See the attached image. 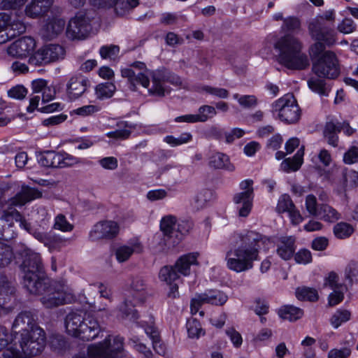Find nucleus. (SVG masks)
Returning a JSON list of instances; mask_svg holds the SVG:
<instances>
[{
	"label": "nucleus",
	"mask_w": 358,
	"mask_h": 358,
	"mask_svg": "<svg viewBox=\"0 0 358 358\" xmlns=\"http://www.w3.org/2000/svg\"><path fill=\"white\" fill-rule=\"evenodd\" d=\"M116 90L115 85L110 82L102 83L95 87V94L99 99H109Z\"/></svg>",
	"instance_id": "58836bf2"
},
{
	"label": "nucleus",
	"mask_w": 358,
	"mask_h": 358,
	"mask_svg": "<svg viewBox=\"0 0 358 358\" xmlns=\"http://www.w3.org/2000/svg\"><path fill=\"white\" fill-rule=\"evenodd\" d=\"M253 180L247 179L239 184L241 192L236 193L233 197V201L240 217H245L250 214L252 208L254 199Z\"/></svg>",
	"instance_id": "ddd939ff"
},
{
	"label": "nucleus",
	"mask_w": 358,
	"mask_h": 358,
	"mask_svg": "<svg viewBox=\"0 0 358 358\" xmlns=\"http://www.w3.org/2000/svg\"><path fill=\"white\" fill-rule=\"evenodd\" d=\"M294 255V259L296 263L307 264L312 262V255L308 249H301Z\"/></svg>",
	"instance_id": "bf43d9fd"
},
{
	"label": "nucleus",
	"mask_w": 358,
	"mask_h": 358,
	"mask_svg": "<svg viewBox=\"0 0 358 358\" xmlns=\"http://www.w3.org/2000/svg\"><path fill=\"white\" fill-rule=\"evenodd\" d=\"M213 199V192L210 189H203L194 197L192 205L196 210L206 207Z\"/></svg>",
	"instance_id": "f704fd0d"
},
{
	"label": "nucleus",
	"mask_w": 358,
	"mask_h": 358,
	"mask_svg": "<svg viewBox=\"0 0 358 358\" xmlns=\"http://www.w3.org/2000/svg\"><path fill=\"white\" fill-rule=\"evenodd\" d=\"M92 30L91 17L88 14L80 12L69 20L66 35L71 39L85 38Z\"/></svg>",
	"instance_id": "4468645a"
},
{
	"label": "nucleus",
	"mask_w": 358,
	"mask_h": 358,
	"mask_svg": "<svg viewBox=\"0 0 358 358\" xmlns=\"http://www.w3.org/2000/svg\"><path fill=\"white\" fill-rule=\"evenodd\" d=\"M295 238L292 236L282 237L279 240L277 254L284 260L290 259L296 250Z\"/></svg>",
	"instance_id": "393cba45"
},
{
	"label": "nucleus",
	"mask_w": 358,
	"mask_h": 358,
	"mask_svg": "<svg viewBox=\"0 0 358 358\" xmlns=\"http://www.w3.org/2000/svg\"><path fill=\"white\" fill-rule=\"evenodd\" d=\"M120 52V48L118 45H103L100 48L99 53L102 58H114Z\"/></svg>",
	"instance_id": "6e6d98bb"
},
{
	"label": "nucleus",
	"mask_w": 358,
	"mask_h": 358,
	"mask_svg": "<svg viewBox=\"0 0 358 358\" xmlns=\"http://www.w3.org/2000/svg\"><path fill=\"white\" fill-rule=\"evenodd\" d=\"M54 228L62 231H71L73 226L67 221L63 214H59L55 219Z\"/></svg>",
	"instance_id": "864d4df0"
},
{
	"label": "nucleus",
	"mask_w": 358,
	"mask_h": 358,
	"mask_svg": "<svg viewBox=\"0 0 358 358\" xmlns=\"http://www.w3.org/2000/svg\"><path fill=\"white\" fill-rule=\"evenodd\" d=\"M65 48L57 43H50L42 46L29 58L28 62L33 66H43L64 59Z\"/></svg>",
	"instance_id": "9d476101"
},
{
	"label": "nucleus",
	"mask_w": 358,
	"mask_h": 358,
	"mask_svg": "<svg viewBox=\"0 0 358 358\" xmlns=\"http://www.w3.org/2000/svg\"><path fill=\"white\" fill-rule=\"evenodd\" d=\"M338 29L343 34H350L356 29V24L350 18H345L338 26Z\"/></svg>",
	"instance_id": "338daca9"
},
{
	"label": "nucleus",
	"mask_w": 358,
	"mask_h": 358,
	"mask_svg": "<svg viewBox=\"0 0 358 358\" xmlns=\"http://www.w3.org/2000/svg\"><path fill=\"white\" fill-rule=\"evenodd\" d=\"M322 78L318 76L311 77L308 80V85L314 92L317 93L320 96H327L331 89Z\"/></svg>",
	"instance_id": "c9c22d12"
},
{
	"label": "nucleus",
	"mask_w": 358,
	"mask_h": 358,
	"mask_svg": "<svg viewBox=\"0 0 358 358\" xmlns=\"http://www.w3.org/2000/svg\"><path fill=\"white\" fill-rule=\"evenodd\" d=\"M41 196L42 193L37 189L22 185L21 190L10 199V204L15 206H22Z\"/></svg>",
	"instance_id": "4be33fe9"
},
{
	"label": "nucleus",
	"mask_w": 358,
	"mask_h": 358,
	"mask_svg": "<svg viewBox=\"0 0 358 358\" xmlns=\"http://www.w3.org/2000/svg\"><path fill=\"white\" fill-rule=\"evenodd\" d=\"M227 295L220 290H206L204 293L196 295V296L191 300V312L192 314H196L199 311L201 306L203 303L222 306L227 302Z\"/></svg>",
	"instance_id": "2eb2a0df"
},
{
	"label": "nucleus",
	"mask_w": 358,
	"mask_h": 358,
	"mask_svg": "<svg viewBox=\"0 0 358 358\" xmlns=\"http://www.w3.org/2000/svg\"><path fill=\"white\" fill-rule=\"evenodd\" d=\"M293 207L294 204L290 196L285 194L279 198L275 210L278 213H288Z\"/></svg>",
	"instance_id": "09e8293b"
},
{
	"label": "nucleus",
	"mask_w": 358,
	"mask_h": 358,
	"mask_svg": "<svg viewBox=\"0 0 358 358\" xmlns=\"http://www.w3.org/2000/svg\"><path fill=\"white\" fill-rule=\"evenodd\" d=\"M270 242V238L256 231L245 230L234 233L229 240V250L226 252L227 268L236 273L245 272L259 260L262 245Z\"/></svg>",
	"instance_id": "f257e3e1"
},
{
	"label": "nucleus",
	"mask_w": 358,
	"mask_h": 358,
	"mask_svg": "<svg viewBox=\"0 0 358 358\" xmlns=\"http://www.w3.org/2000/svg\"><path fill=\"white\" fill-rule=\"evenodd\" d=\"M121 75L123 78L127 79L129 88L131 91H136L137 84H140L145 88H148L150 85L149 78L145 73H138L136 74L131 69L125 68L121 70Z\"/></svg>",
	"instance_id": "b1692460"
},
{
	"label": "nucleus",
	"mask_w": 358,
	"mask_h": 358,
	"mask_svg": "<svg viewBox=\"0 0 358 358\" xmlns=\"http://www.w3.org/2000/svg\"><path fill=\"white\" fill-rule=\"evenodd\" d=\"M316 217L327 222H335L340 219L341 215L336 209L329 205L320 204Z\"/></svg>",
	"instance_id": "2f4dec72"
},
{
	"label": "nucleus",
	"mask_w": 358,
	"mask_h": 358,
	"mask_svg": "<svg viewBox=\"0 0 358 358\" xmlns=\"http://www.w3.org/2000/svg\"><path fill=\"white\" fill-rule=\"evenodd\" d=\"M208 165L215 169H225L228 171L235 170V166L229 162L228 156L221 152L212 155L209 158Z\"/></svg>",
	"instance_id": "bb28decb"
},
{
	"label": "nucleus",
	"mask_w": 358,
	"mask_h": 358,
	"mask_svg": "<svg viewBox=\"0 0 358 358\" xmlns=\"http://www.w3.org/2000/svg\"><path fill=\"white\" fill-rule=\"evenodd\" d=\"M343 161L345 164H352L358 162V148L352 146L344 154Z\"/></svg>",
	"instance_id": "774afa93"
},
{
	"label": "nucleus",
	"mask_w": 358,
	"mask_h": 358,
	"mask_svg": "<svg viewBox=\"0 0 358 358\" xmlns=\"http://www.w3.org/2000/svg\"><path fill=\"white\" fill-rule=\"evenodd\" d=\"M60 168L71 166L79 162V159L65 152H59Z\"/></svg>",
	"instance_id": "0e129e2a"
},
{
	"label": "nucleus",
	"mask_w": 358,
	"mask_h": 358,
	"mask_svg": "<svg viewBox=\"0 0 358 358\" xmlns=\"http://www.w3.org/2000/svg\"><path fill=\"white\" fill-rule=\"evenodd\" d=\"M36 292L28 290L30 294L41 296L40 301L46 308H54L70 303L72 294L68 291L67 286L61 282H52L48 278L38 282Z\"/></svg>",
	"instance_id": "39448f33"
},
{
	"label": "nucleus",
	"mask_w": 358,
	"mask_h": 358,
	"mask_svg": "<svg viewBox=\"0 0 358 358\" xmlns=\"http://www.w3.org/2000/svg\"><path fill=\"white\" fill-rule=\"evenodd\" d=\"M346 289V287L343 289H333L334 292L329 294L328 298L329 305L334 306L341 303L344 299V291Z\"/></svg>",
	"instance_id": "052dcab7"
},
{
	"label": "nucleus",
	"mask_w": 358,
	"mask_h": 358,
	"mask_svg": "<svg viewBox=\"0 0 358 358\" xmlns=\"http://www.w3.org/2000/svg\"><path fill=\"white\" fill-rule=\"evenodd\" d=\"M26 31L25 24L20 20H13L10 22V24L6 32V39L14 38L20 34H23Z\"/></svg>",
	"instance_id": "c03bdc74"
},
{
	"label": "nucleus",
	"mask_w": 358,
	"mask_h": 358,
	"mask_svg": "<svg viewBox=\"0 0 358 358\" xmlns=\"http://www.w3.org/2000/svg\"><path fill=\"white\" fill-rule=\"evenodd\" d=\"M274 48L279 52V62L289 69L303 70L310 64L308 56L301 51V42L293 36L287 34L280 38Z\"/></svg>",
	"instance_id": "7ed1b4c3"
},
{
	"label": "nucleus",
	"mask_w": 358,
	"mask_h": 358,
	"mask_svg": "<svg viewBox=\"0 0 358 358\" xmlns=\"http://www.w3.org/2000/svg\"><path fill=\"white\" fill-rule=\"evenodd\" d=\"M319 206L316 197L313 194H309L306 196V208L310 215L316 217L319 211Z\"/></svg>",
	"instance_id": "4d7b16f0"
},
{
	"label": "nucleus",
	"mask_w": 358,
	"mask_h": 358,
	"mask_svg": "<svg viewBox=\"0 0 358 358\" xmlns=\"http://www.w3.org/2000/svg\"><path fill=\"white\" fill-rule=\"evenodd\" d=\"M129 293V297L133 299L135 303H143L145 302L148 296V285L142 276L131 277Z\"/></svg>",
	"instance_id": "6ab92c4d"
},
{
	"label": "nucleus",
	"mask_w": 358,
	"mask_h": 358,
	"mask_svg": "<svg viewBox=\"0 0 358 358\" xmlns=\"http://www.w3.org/2000/svg\"><path fill=\"white\" fill-rule=\"evenodd\" d=\"M350 312L347 310H338L331 317L330 322L331 325L337 329L342 323L350 319Z\"/></svg>",
	"instance_id": "a18cd8bd"
},
{
	"label": "nucleus",
	"mask_w": 358,
	"mask_h": 358,
	"mask_svg": "<svg viewBox=\"0 0 358 358\" xmlns=\"http://www.w3.org/2000/svg\"><path fill=\"white\" fill-rule=\"evenodd\" d=\"M300 28L299 20L294 17H289L284 19L282 26V30L285 31H295Z\"/></svg>",
	"instance_id": "e2e57ef3"
},
{
	"label": "nucleus",
	"mask_w": 358,
	"mask_h": 358,
	"mask_svg": "<svg viewBox=\"0 0 358 358\" xmlns=\"http://www.w3.org/2000/svg\"><path fill=\"white\" fill-rule=\"evenodd\" d=\"M137 304L133 299L128 296L120 308L122 317L136 322L138 319V314L134 306Z\"/></svg>",
	"instance_id": "473e14b6"
},
{
	"label": "nucleus",
	"mask_w": 358,
	"mask_h": 358,
	"mask_svg": "<svg viewBox=\"0 0 358 358\" xmlns=\"http://www.w3.org/2000/svg\"><path fill=\"white\" fill-rule=\"evenodd\" d=\"M22 262L20 268L23 273V285L28 290L36 292V284L48 278L41 255L30 249H24L22 253Z\"/></svg>",
	"instance_id": "423d86ee"
},
{
	"label": "nucleus",
	"mask_w": 358,
	"mask_h": 358,
	"mask_svg": "<svg viewBox=\"0 0 358 358\" xmlns=\"http://www.w3.org/2000/svg\"><path fill=\"white\" fill-rule=\"evenodd\" d=\"M157 73L163 82L169 83L175 86H180L182 85L180 78L173 73L167 71H157Z\"/></svg>",
	"instance_id": "5fc2aeb1"
},
{
	"label": "nucleus",
	"mask_w": 358,
	"mask_h": 358,
	"mask_svg": "<svg viewBox=\"0 0 358 358\" xmlns=\"http://www.w3.org/2000/svg\"><path fill=\"white\" fill-rule=\"evenodd\" d=\"M59 152L46 150L37 155L38 163L45 167L60 168Z\"/></svg>",
	"instance_id": "cd10ccee"
},
{
	"label": "nucleus",
	"mask_w": 358,
	"mask_h": 358,
	"mask_svg": "<svg viewBox=\"0 0 358 358\" xmlns=\"http://www.w3.org/2000/svg\"><path fill=\"white\" fill-rule=\"evenodd\" d=\"M338 275L334 271L329 273L328 276L324 279V285L330 287L332 289L345 288V285L338 283Z\"/></svg>",
	"instance_id": "13d9d810"
},
{
	"label": "nucleus",
	"mask_w": 358,
	"mask_h": 358,
	"mask_svg": "<svg viewBox=\"0 0 358 358\" xmlns=\"http://www.w3.org/2000/svg\"><path fill=\"white\" fill-rule=\"evenodd\" d=\"M198 92H205L220 99H226L229 96V91L224 88L214 87L209 85H203Z\"/></svg>",
	"instance_id": "603ef678"
},
{
	"label": "nucleus",
	"mask_w": 358,
	"mask_h": 358,
	"mask_svg": "<svg viewBox=\"0 0 358 358\" xmlns=\"http://www.w3.org/2000/svg\"><path fill=\"white\" fill-rule=\"evenodd\" d=\"M296 296L299 300L312 302L317 301L319 298L317 291L308 287H298L296 289Z\"/></svg>",
	"instance_id": "ea45409f"
},
{
	"label": "nucleus",
	"mask_w": 358,
	"mask_h": 358,
	"mask_svg": "<svg viewBox=\"0 0 358 358\" xmlns=\"http://www.w3.org/2000/svg\"><path fill=\"white\" fill-rule=\"evenodd\" d=\"M339 129L337 121H329L325 124L323 131L324 137L327 139L328 144L333 147H337L338 143V133Z\"/></svg>",
	"instance_id": "7c9ffc66"
},
{
	"label": "nucleus",
	"mask_w": 358,
	"mask_h": 358,
	"mask_svg": "<svg viewBox=\"0 0 358 358\" xmlns=\"http://www.w3.org/2000/svg\"><path fill=\"white\" fill-rule=\"evenodd\" d=\"M352 232V227L345 222H339L334 227V233L335 236L341 239L348 238Z\"/></svg>",
	"instance_id": "49530a36"
},
{
	"label": "nucleus",
	"mask_w": 358,
	"mask_h": 358,
	"mask_svg": "<svg viewBox=\"0 0 358 358\" xmlns=\"http://www.w3.org/2000/svg\"><path fill=\"white\" fill-rule=\"evenodd\" d=\"M13 327L21 333L19 345L12 344L3 351L4 358H31L41 353L45 345V334L37 325L30 311H23L16 317Z\"/></svg>",
	"instance_id": "f03ea898"
},
{
	"label": "nucleus",
	"mask_w": 358,
	"mask_h": 358,
	"mask_svg": "<svg viewBox=\"0 0 358 358\" xmlns=\"http://www.w3.org/2000/svg\"><path fill=\"white\" fill-rule=\"evenodd\" d=\"M65 327L69 335L84 341L95 339L101 331L98 320L82 311L69 313L65 318Z\"/></svg>",
	"instance_id": "20e7f679"
},
{
	"label": "nucleus",
	"mask_w": 358,
	"mask_h": 358,
	"mask_svg": "<svg viewBox=\"0 0 358 358\" xmlns=\"http://www.w3.org/2000/svg\"><path fill=\"white\" fill-rule=\"evenodd\" d=\"M279 316L283 320L294 322L301 318L303 315V310L292 305H285L278 310Z\"/></svg>",
	"instance_id": "c756f323"
},
{
	"label": "nucleus",
	"mask_w": 358,
	"mask_h": 358,
	"mask_svg": "<svg viewBox=\"0 0 358 358\" xmlns=\"http://www.w3.org/2000/svg\"><path fill=\"white\" fill-rule=\"evenodd\" d=\"M35 41L29 36H24L13 42L7 49L8 54L16 57H25L34 49Z\"/></svg>",
	"instance_id": "a211bd4d"
},
{
	"label": "nucleus",
	"mask_w": 358,
	"mask_h": 358,
	"mask_svg": "<svg viewBox=\"0 0 358 358\" xmlns=\"http://www.w3.org/2000/svg\"><path fill=\"white\" fill-rule=\"evenodd\" d=\"M91 82L81 73L69 78L66 84V94L70 101H76L81 97L90 87Z\"/></svg>",
	"instance_id": "f3484780"
},
{
	"label": "nucleus",
	"mask_w": 358,
	"mask_h": 358,
	"mask_svg": "<svg viewBox=\"0 0 358 358\" xmlns=\"http://www.w3.org/2000/svg\"><path fill=\"white\" fill-rule=\"evenodd\" d=\"M272 113L286 124H295L301 117V109L292 94L288 93L272 103Z\"/></svg>",
	"instance_id": "6e6552de"
},
{
	"label": "nucleus",
	"mask_w": 358,
	"mask_h": 358,
	"mask_svg": "<svg viewBox=\"0 0 358 358\" xmlns=\"http://www.w3.org/2000/svg\"><path fill=\"white\" fill-rule=\"evenodd\" d=\"M187 329L189 337L192 338H198L201 334H204L200 322L196 319L189 320L187 321Z\"/></svg>",
	"instance_id": "8fccbe9b"
},
{
	"label": "nucleus",
	"mask_w": 358,
	"mask_h": 358,
	"mask_svg": "<svg viewBox=\"0 0 358 358\" xmlns=\"http://www.w3.org/2000/svg\"><path fill=\"white\" fill-rule=\"evenodd\" d=\"M15 292L14 282L3 274L0 275V308L9 313L13 310L10 306H6Z\"/></svg>",
	"instance_id": "aec40b11"
},
{
	"label": "nucleus",
	"mask_w": 358,
	"mask_h": 358,
	"mask_svg": "<svg viewBox=\"0 0 358 358\" xmlns=\"http://www.w3.org/2000/svg\"><path fill=\"white\" fill-rule=\"evenodd\" d=\"M117 127L118 129L115 131L107 133L106 136L108 138L117 140H125L130 136L133 127L129 125L127 122H122L117 124Z\"/></svg>",
	"instance_id": "4c0bfd02"
},
{
	"label": "nucleus",
	"mask_w": 358,
	"mask_h": 358,
	"mask_svg": "<svg viewBox=\"0 0 358 358\" xmlns=\"http://www.w3.org/2000/svg\"><path fill=\"white\" fill-rule=\"evenodd\" d=\"M27 94V90L23 85H16L8 91V95L13 99H23Z\"/></svg>",
	"instance_id": "69168bd1"
},
{
	"label": "nucleus",
	"mask_w": 358,
	"mask_h": 358,
	"mask_svg": "<svg viewBox=\"0 0 358 358\" xmlns=\"http://www.w3.org/2000/svg\"><path fill=\"white\" fill-rule=\"evenodd\" d=\"M345 278L349 281L350 285L358 281V263L350 262L345 269Z\"/></svg>",
	"instance_id": "de8ad7c7"
},
{
	"label": "nucleus",
	"mask_w": 358,
	"mask_h": 358,
	"mask_svg": "<svg viewBox=\"0 0 358 358\" xmlns=\"http://www.w3.org/2000/svg\"><path fill=\"white\" fill-rule=\"evenodd\" d=\"M303 147L301 148L292 158H287L281 163V169L285 172L296 171L303 163Z\"/></svg>",
	"instance_id": "c85d7f7f"
},
{
	"label": "nucleus",
	"mask_w": 358,
	"mask_h": 358,
	"mask_svg": "<svg viewBox=\"0 0 358 358\" xmlns=\"http://www.w3.org/2000/svg\"><path fill=\"white\" fill-rule=\"evenodd\" d=\"M143 247L141 243L136 241L129 245H124L118 247L115 250V257L117 260L122 263L127 261L134 253L141 252Z\"/></svg>",
	"instance_id": "a878e982"
},
{
	"label": "nucleus",
	"mask_w": 358,
	"mask_h": 358,
	"mask_svg": "<svg viewBox=\"0 0 358 358\" xmlns=\"http://www.w3.org/2000/svg\"><path fill=\"white\" fill-rule=\"evenodd\" d=\"M312 70L318 77L335 79L340 74L338 59L331 51L324 52L323 55L313 64Z\"/></svg>",
	"instance_id": "9b49d317"
},
{
	"label": "nucleus",
	"mask_w": 358,
	"mask_h": 358,
	"mask_svg": "<svg viewBox=\"0 0 358 358\" xmlns=\"http://www.w3.org/2000/svg\"><path fill=\"white\" fill-rule=\"evenodd\" d=\"M217 114L216 110L213 106L204 105L201 106L199 108V113L197 114L198 117L202 116L204 118L202 120H199L200 122H204L207 121L209 118L213 117Z\"/></svg>",
	"instance_id": "680f3d73"
},
{
	"label": "nucleus",
	"mask_w": 358,
	"mask_h": 358,
	"mask_svg": "<svg viewBox=\"0 0 358 358\" xmlns=\"http://www.w3.org/2000/svg\"><path fill=\"white\" fill-rule=\"evenodd\" d=\"M91 352L101 358H122L124 356V338L116 336L111 343V336L108 335L102 342L92 348Z\"/></svg>",
	"instance_id": "f8f14e48"
},
{
	"label": "nucleus",
	"mask_w": 358,
	"mask_h": 358,
	"mask_svg": "<svg viewBox=\"0 0 358 358\" xmlns=\"http://www.w3.org/2000/svg\"><path fill=\"white\" fill-rule=\"evenodd\" d=\"M197 253H189L179 257L173 266H164L159 273L161 280L170 283L180 278V275L184 276L190 274L192 265H197Z\"/></svg>",
	"instance_id": "0eeeda50"
},
{
	"label": "nucleus",
	"mask_w": 358,
	"mask_h": 358,
	"mask_svg": "<svg viewBox=\"0 0 358 358\" xmlns=\"http://www.w3.org/2000/svg\"><path fill=\"white\" fill-rule=\"evenodd\" d=\"M139 0H116L113 7L116 15L123 16L136 8Z\"/></svg>",
	"instance_id": "e433bc0d"
},
{
	"label": "nucleus",
	"mask_w": 358,
	"mask_h": 358,
	"mask_svg": "<svg viewBox=\"0 0 358 358\" xmlns=\"http://www.w3.org/2000/svg\"><path fill=\"white\" fill-rule=\"evenodd\" d=\"M176 228V218L172 215L164 217L160 222V229L167 240H173Z\"/></svg>",
	"instance_id": "72a5a7b5"
},
{
	"label": "nucleus",
	"mask_w": 358,
	"mask_h": 358,
	"mask_svg": "<svg viewBox=\"0 0 358 358\" xmlns=\"http://www.w3.org/2000/svg\"><path fill=\"white\" fill-rule=\"evenodd\" d=\"M65 21L60 18H49L41 29V34L45 40H52L60 34L64 28Z\"/></svg>",
	"instance_id": "5701e85b"
},
{
	"label": "nucleus",
	"mask_w": 358,
	"mask_h": 358,
	"mask_svg": "<svg viewBox=\"0 0 358 358\" xmlns=\"http://www.w3.org/2000/svg\"><path fill=\"white\" fill-rule=\"evenodd\" d=\"M119 232L120 225L117 222L113 220H103L94 225L89 234V238L92 241L111 240L115 238Z\"/></svg>",
	"instance_id": "dca6fc26"
},
{
	"label": "nucleus",
	"mask_w": 358,
	"mask_h": 358,
	"mask_svg": "<svg viewBox=\"0 0 358 358\" xmlns=\"http://www.w3.org/2000/svg\"><path fill=\"white\" fill-rule=\"evenodd\" d=\"M152 78V87L149 89V92L151 94L157 95L159 96H164V88L162 85V79L157 72L153 73Z\"/></svg>",
	"instance_id": "3c124183"
},
{
	"label": "nucleus",
	"mask_w": 358,
	"mask_h": 358,
	"mask_svg": "<svg viewBox=\"0 0 358 358\" xmlns=\"http://www.w3.org/2000/svg\"><path fill=\"white\" fill-rule=\"evenodd\" d=\"M310 34L317 41L310 48V55L313 57H319L325 50V45H332L336 42L334 31L324 27L320 20L310 23Z\"/></svg>",
	"instance_id": "1a4fd4ad"
},
{
	"label": "nucleus",
	"mask_w": 358,
	"mask_h": 358,
	"mask_svg": "<svg viewBox=\"0 0 358 358\" xmlns=\"http://www.w3.org/2000/svg\"><path fill=\"white\" fill-rule=\"evenodd\" d=\"M14 259L10 246L0 241V268L8 266Z\"/></svg>",
	"instance_id": "79ce46f5"
},
{
	"label": "nucleus",
	"mask_w": 358,
	"mask_h": 358,
	"mask_svg": "<svg viewBox=\"0 0 358 358\" xmlns=\"http://www.w3.org/2000/svg\"><path fill=\"white\" fill-rule=\"evenodd\" d=\"M192 135L189 132L182 133L178 137L173 136H166L164 138V141L172 147H176L182 144L187 143L192 140Z\"/></svg>",
	"instance_id": "37998d69"
},
{
	"label": "nucleus",
	"mask_w": 358,
	"mask_h": 358,
	"mask_svg": "<svg viewBox=\"0 0 358 358\" xmlns=\"http://www.w3.org/2000/svg\"><path fill=\"white\" fill-rule=\"evenodd\" d=\"M54 0H31L25 8V14L30 18H38L45 15L50 9Z\"/></svg>",
	"instance_id": "412c9836"
},
{
	"label": "nucleus",
	"mask_w": 358,
	"mask_h": 358,
	"mask_svg": "<svg viewBox=\"0 0 358 358\" xmlns=\"http://www.w3.org/2000/svg\"><path fill=\"white\" fill-rule=\"evenodd\" d=\"M192 227V224L187 221H182L178 224L176 223L174 238L171 241L172 245L175 246L178 245L182 239L183 236L189 231Z\"/></svg>",
	"instance_id": "a19ab883"
}]
</instances>
